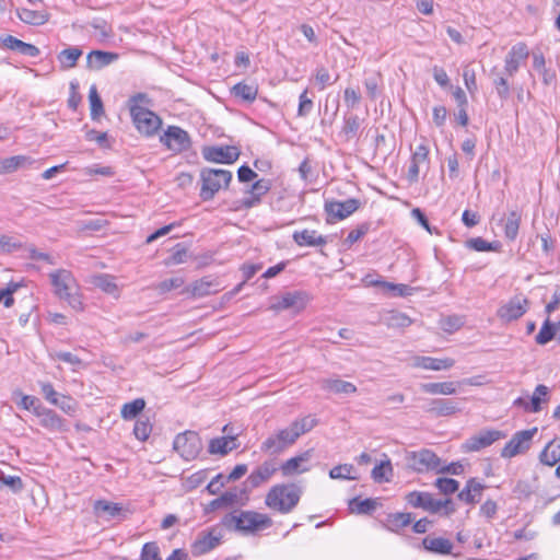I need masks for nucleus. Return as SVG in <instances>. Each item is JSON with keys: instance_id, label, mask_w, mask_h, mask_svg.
<instances>
[{"instance_id": "1", "label": "nucleus", "mask_w": 560, "mask_h": 560, "mask_svg": "<svg viewBox=\"0 0 560 560\" xmlns=\"http://www.w3.org/2000/svg\"><path fill=\"white\" fill-rule=\"evenodd\" d=\"M151 100L145 93H137L128 101L132 122L137 130L147 136H153L162 125L161 118L149 109Z\"/></svg>"}, {"instance_id": "2", "label": "nucleus", "mask_w": 560, "mask_h": 560, "mask_svg": "<svg viewBox=\"0 0 560 560\" xmlns=\"http://www.w3.org/2000/svg\"><path fill=\"white\" fill-rule=\"evenodd\" d=\"M221 525L229 530L243 534H255L272 526V520L255 511H241L238 514L228 513L221 520Z\"/></svg>"}, {"instance_id": "3", "label": "nucleus", "mask_w": 560, "mask_h": 560, "mask_svg": "<svg viewBox=\"0 0 560 560\" xmlns=\"http://www.w3.org/2000/svg\"><path fill=\"white\" fill-rule=\"evenodd\" d=\"M302 493V488L296 483L276 485L268 491L265 503L273 511L288 514L298 505Z\"/></svg>"}, {"instance_id": "4", "label": "nucleus", "mask_w": 560, "mask_h": 560, "mask_svg": "<svg viewBox=\"0 0 560 560\" xmlns=\"http://www.w3.org/2000/svg\"><path fill=\"white\" fill-rule=\"evenodd\" d=\"M232 178L233 174L228 170L203 167L200 171V199L202 201L212 200L221 189L229 188Z\"/></svg>"}, {"instance_id": "5", "label": "nucleus", "mask_w": 560, "mask_h": 560, "mask_svg": "<svg viewBox=\"0 0 560 560\" xmlns=\"http://www.w3.org/2000/svg\"><path fill=\"white\" fill-rule=\"evenodd\" d=\"M54 293L60 299L68 302V304L75 311L83 310L81 296L73 292L75 280L72 273L66 269H58L49 275Z\"/></svg>"}, {"instance_id": "6", "label": "nucleus", "mask_w": 560, "mask_h": 560, "mask_svg": "<svg viewBox=\"0 0 560 560\" xmlns=\"http://www.w3.org/2000/svg\"><path fill=\"white\" fill-rule=\"evenodd\" d=\"M408 468L417 472L434 470L441 465L440 457L429 448H422L418 452H408L406 454Z\"/></svg>"}, {"instance_id": "7", "label": "nucleus", "mask_w": 560, "mask_h": 560, "mask_svg": "<svg viewBox=\"0 0 560 560\" xmlns=\"http://www.w3.org/2000/svg\"><path fill=\"white\" fill-rule=\"evenodd\" d=\"M201 154L207 162L233 164L238 160L241 149L238 145H205Z\"/></svg>"}, {"instance_id": "8", "label": "nucleus", "mask_w": 560, "mask_h": 560, "mask_svg": "<svg viewBox=\"0 0 560 560\" xmlns=\"http://www.w3.org/2000/svg\"><path fill=\"white\" fill-rule=\"evenodd\" d=\"M247 492L246 488L238 489L236 487L226 490L221 493L218 498L211 500L208 504L203 506L205 515H208L217 510H225L233 508L237 504L243 505L242 495H245Z\"/></svg>"}, {"instance_id": "9", "label": "nucleus", "mask_w": 560, "mask_h": 560, "mask_svg": "<svg viewBox=\"0 0 560 560\" xmlns=\"http://www.w3.org/2000/svg\"><path fill=\"white\" fill-rule=\"evenodd\" d=\"M536 432L537 428L516 432L502 448L501 456L504 458H511L526 452L529 448L532 439Z\"/></svg>"}, {"instance_id": "10", "label": "nucleus", "mask_w": 560, "mask_h": 560, "mask_svg": "<svg viewBox=\"0 0 560 560\" xmlns=\"http://www.w3.org/2000/svg\"><path fill=\"white\" fill-rule=\"evenodd\" d=\"M296 440V435H294L292 429L289 425L288 428L282 429L276 434H272L269 438H267L262 442L260 450L261 452L269 453L271 455L279 454L282 451H284L288 446L294 444Z\"/></svg>"}, {"instance_id": "11", "label": "nucleus", "mask_w": 560, "mask_h": 560, "mask_svg": "<svg viewBox=\"0 0 560 560\" xmlns=\"http://www.w3.org/2000/svg\"><path fill=\"white\" fill-rule=\"evenodd\" d=\"M360 206L361 201L355 198H349L345 201L327 200L324 207L328 215L327 222L331 223L334 220H343L355 212Z\"/></svg>"}, {"instance_id": "12", "label": "nucleus", "mask_w": 560, "mask_h": 560, "mask_svg": "<svg viewBox=\"0 0 560 560\" xmlns=\"http://www.w3.org/2000/svg\"><path fill=\"white\" fill-rule=\"evenodd\" d=\"M201 448V440L195 431L177 433V453H179L185 460L196 458Z\"/></svg>"}, {"instance_id": "13", "label": "nucleus", "mask_w": 560, "mask_h": 560, "mask_svg": "<svg viewBox=\"0 0 560 560\" xmlns=\"http://www.w3.org/2000/svg\"><path fill=\"white\" fill-rule=\"evenodd\" d=\"M221 539L222 533L217 527L202 530L198 534L196 540L191 545V553L194 556L205 555L219 546Z\"/></svg>"}, {"instance_id": "14", "label": "nucleus", "mask_w": 560, "mask_h": 560, "mask_svg": "<svg viewBox=\"0 0 560 560\" xmlns=\"http://www.w3.org/2000/svg\"><path fill=\"white\" fill-rule=\"evenodd\" d=\"M505 438V434L499 430H485L479 434L474 435L466 440L462 445V450L466 453L478 452L481 448L490 446L495 441Z\"/></svg>"}, {"instance_id": "15", "label": "nucleus", "mask_w": 560, "mask_h": 560, "mask_svg": "<svg viewBox=\"0 0 560 560\" xmlns=\"http://www.w3.org/2000/svg\"><path fill=\"white\" fill-rule=\"evenodd\" d=\"M405 500L410 506L422 509L431 514L442 510V504L430 492L411 491L405 495Z\"/></svg>"}, {"instance_id": "16", "label": "nucleus", "mask_w": 560, "mask_h": 560, "mask_svg": "<svg viewBox=\"0 0 560 560\" xmlns=\"http://www.w3.org/2000/svg\"><path fill=\"white\" fill-rule=\"evenodd\" d=\"M529 301L527 298L515 295L499 308L498 316L508 322L515 320L526 313Z\"/></svg>"}, {"instance_id": "17", "label": "nucleus", "mask_w": 560, "mask_h": 560, "mask_svg": "<svg viewBox=\"0 0 560 560\" xmlns=\"http://www.w3.org/2000/svg\"><path fill=\"white\" fill-rule=\"evenodd\" d=\"M219 290L220 282L217 279H212L211 277H203L182 290L180 293H187L192 298H202L217 293Z\"/></svg>"}, {"instance_id": "18", "label": "nucleus", "mask_w": 560, "mask_h": 560, "mask_svg": "<svg viewBox=\"0 0 560 560\" xmlns=\"http://www.w3.org/2000/svg\"><path fill=\"white\" fill-rule=\"evenodd\" d=\"M528 56L529 51L525 43L513 45L505 57V73L509 77H513L517 72L521 62L525 61Z\"/></svg>"}, {"instance_id": "19", "label": "nucleus", "mask_w": 560, "mask_h": 560, "mask_svg": "<svg viewBox=\"0 0 560 560\" xmlns=\"http://www.w3.org/2000/svg\"><path fill=\"white\" fill-rule=\"evenodd\" d=\"M0 42L3 48L16 51L23 56L36 58L40 54V50L37 46L25 43L12 35L1 36Z\"/></svg>"}, {"instance_id": "20", "label": "nucleus", "mask_w": 560, "mask_h": 560, "mask_svg": "<svg viewBox=\"0 0 560 560\" xmlns=\"http://www.w3.org/2000/svg\"><path fill=\"white\" fill-rule=\"evenodd\" d=\"M459 404L450 398H435L428 402L425 411L435 417H447L459 412Z\"/></svg>"}, {"instance_id": "21", "label": "nucleus", "mask_w": 560, "mask_h": 560, "mask_svg": "<svg viewBox=\"0 0 560 560\" xmlns=\"http://www.w3.org/2000/svg\"><path fill=\"white\" fill-rule=\"evenodd\" d=\"M271 188V183L269 179H258L256 180L252 187L248 189V197H245L242 200V206L245 209H250L258 203H260L261 197L266 195Z\"/></svg>"}, {"instance_id": "22", "label": "nucleus", "mask_w": 560, "mask_h": 560, "mask_svg": "<svg viewBox=\"0 0 560 560\" xmlns=\"http://www.w3.org/2000/svg\"><path fill=\"white\" fill-rule=\"evenodd\" d=\"M36 416L40 418V425L55 432H66L68 430L66 420L58 416L54 410L43 407L36 410Z\"/></svg>"}, {"instance_id": "23", "label": "nucleus", "mask_w": 560, "mask_h": 560, "mask_svg": "<svg viewBox=\"0 0 560 560\" xmlns=\"http://www.w3.org/2000/svg\"><path fill=\"white\" fill-rule=\"evenodd\" d=\"M304 293L300 291L287 292L277 302L272 303L270 308L279 312L289 308H296L298 311L304 308Z\"/></svg>"}, {"instance_id": "24", "label": "nucleus", "mask_w": 560, "mask_h": 560, "mask_svg": "<svg viewBox=\"0 0 560 560\" xmlns=\"http://www.w3.org/2000/svg\"><path fill=\"white\" fill-rule=\"evenodd\" d=\"M118 59V54L104 50H92L86 56V67L91 70H102Z\"/></svg>"}, {"instance_id": "25", "label": "nucleus", "mask_w": 560, "mask_h": 560, "mask_svg": "<svg viewBox=\"0 0 560 560\" xmlns=\"http://www.w3.org/2000/svg\"><path fill=\"white\" fill-rule=\"evenodd\" d=\"M94 511L100 517L109 520H120L125 516V510L121 504L106 500H97L94 503Z\"/></svg>"}, {"instance_id": "26", "label": "nucleus", "mask_w": 560, "mask_h": 560, "mask_svg": "<svg viewBox=\"0 0 560 560\" xmlns=\"http://www.w3.org/2000/svg\"><path fill=\"white\" fill-rule=\"evenodd\" d=\"M276 470L277 467L273 462H264L254 471H252V474L246 479V483H248L252 488H257L262 482L267 481L276 472Z\"/></svg>"}, {"instance_id": "27", "label": "nucleus", "mask_w": 560, "mask_h": 560, "mask_svg": "<svg viewBox=\"0 0 560 560\" xmlns=\"http://www.w3.org/2000/svg\"><path fill=\"white\" fill-rule=\"evenodd\" d=\"M421 544L424 550L434 555L446 556L450 555L453 549L452 541L443 537L427 536L422 539Z\"/></svg>"}, {"instance_id": "28", "label": "nucleus", "mask_w": 560, "mask_h": 560, "mask_svg": "<svg viewBox=\"0 0 560 560\" xmlns=\"http://www.w3.org/2000/svg\"><path fill=\"white\" fill-rule=\"evenodd\" d=\"M413 521L412 513L409 512H396V513H389L385 522L383 523V526L392 532L398 534L404 527H407L410 525Z\"/></svg>"}, {"instance_id": "29", "label": "nucleus", "mask_w": 560, "mask_h": 560, "mask_svg": "<svg viewBox=\"0 0 560 560\" xmlns=\"http://www.w3.org/2000/svg\"><path fill=\"white\" fill-rule=\"evenodd\" d=\"M237 447L238 445L234 442V436L223 435L210 440L208 452L211 455L225 456Z\"/></svg>"}, {"instance_id": "30", "label": "nucleus", "mask_w": 560, "mask_h": 560, "mask_svg": "<svg viewBox=\"0 0 560 560\" xmlns=\"http://www.w3.org/2000/svg\"><path fill=\"white\" fill-rule=\"evenodd\" d=\"M319 384L322 389L334 394L350 395L357 392V386L353 383L339 378H323L319 381Z\"/></svg>"}, {"instance_id": "31", "label": "nucleus", "mask_w": 560, "mask_h": 560, "mask_svg": "<svg viewBox=\"0 0 560 560\" xmlns=\"http://www.w3.org/2000/svg\"><path fill=\"white\" fill-rule=\"evenodd\" d=\"M293 241L299 246H323L327 244V237L317 235L315 230H302L293 233Z\"/></svg>"}, {"instance_id": "32", "label": "nucleus", "mask_w": 560, "mask_h": 560, "mask_svg": "<svg viewBox=\"0 0 560 560\" xmlns=\"http://www.w3.org/2000/svg\"><path fill=\"white\" fill-rule=\"evenodd\" d=\"M83 55V50L79 46H68L57 55L60 69L69 70L77 66L78 60Z\"/></svg>"}, {"instance_id": "33", "label": "nucleus", "mask_w": 560, "mask_h": 560, "mask_svg": "<svg viewBox=\"0 0 560 560\" xmlns=\"http://www.w3.org/2000/svg\"><path fill=\"white\" fill-rule=\"evenodd\" d=\"M539 460L547 466H555L560 463V439L550 441L544 447L539 455Z\"/></svg>"}, {"instance_id": "34", "label": "nucleus", "mask_w": 560, "mask_h": 560, "mask_svg": "<svg viewBox=\"0 0 560 560\" xmlns=\"http://www.w3.org/2000/svg\"><path fill=\"white\" fill-rule=\"evenodd\" d=\"M231 94L242 101L252 103L258 94V86L254 83L238 82L231 88Z\"/></svg>"}, {"instance_id": "35", "label": "nucleus", "mask_w": 560, "mask_h": 560, "mask_svg": "<svg viewBox=\"0 0 560 560\" xmlns=\"http://www.w3.org/2000/svg\"><path fill=\"white\" fill-rule=\"evenodd\" d=\"M32 164V159L26 155H13L0 161V174H9Z\"/></svg>"}, {"instance_id": "36", "label": "nucleus", "mask_w": 560, "mask_h": 560, "mask_svg": "<svg viewBox=\"0 0 560 560\" xmlns=\"http://www.w3.org/2000/svg\"><path fill=\"white\" fill-rule=\"evenodd\" d=\"M311 450L308 451H305L304 453L295 456V457H292L290 459H288L287 462H284L281 466H280V469H281V472L283 476H291L295 472H303V471H306L307 468H302L301 469V464L304 463V462H307L311 457Z\"/></svg>"}, {"instance_id": "37", "label": "nucleus", "mask_w": 560, "mask_h": 560, "mask_svg": "<svg viewBox=\"0 0 560 560\" xmlns=\"http://www.w3.org/2000/svg\"><path fill=\"white\" fill-rule=\"evenodd\" d=\"M376 506L377 500L372 498H366L364 500L353 498L349 501L350 511L359 515H370L375 511Z\"/></svg>"}, {"instance_id": "38", "label": "nucleus", "mask_w": 560, "mask_h": 560, "mask_svg": "<svg viewBox=\"0 0 560 560\" xmlns=\"http://www.w3.org/2000/svg\"><path fill=\"white\" fill-rule=\"evenodd\" d=\"M423 393L431 395H453L457 392L456 383L441 382V383H423L420 385Z\"/></svg>"}, {"instance_id": "39", "label": "nucleus", "mask_w": 560, "mask_h": 560, "mask_svg": "<svg viewBox=\"0 0 560 560\" xmlns=\"http://www.w3.org/2000/svg\"><path fill=\"white\" fill-rule=\"evenodd\" d=\"M91 283L107 294L118 295V287L115 282V278L110 275L102 273L93 276Z\"/></svg>"}, {"instance_id": "40", "label": "nucleus", "mask_w": 560, "mask_h": 560, "mask_svg": "<svg viewBox=\"0 0 560 560\" xmlns=\"http://www.w3.org/2000/svg\"><path fill=\"white\" fill-rule=\"evenodd\" d=\"M16 14L22 22L31 25H43L48 21V15L43 11L22 8L16 10Z\"/></svg>"}, {"instance_id": "41", "label": "nucleus", "mask_w": 560, "mask_h": 560, "mask_svg": "<svg viewBox=\"0 0 560 560\" xmlns=\"http://www.w3.org/2000/svg\"><path fill=\"white\" fill-rule=\"evenodd\" d=\"M455 361L451 358L438 359L430 357H422L420 359V365L425 370L442 371L448 370L454 365Z\"/></svg>"}, {"instance_id": "42", "label": "nucleus", "mask_w": 560, "mask_h": 560, "mask_svg": "<svg viewBox=\"0 0 560 560\" xmlns=\"http://www.w3.org/2000/svg\"><path fill=\"white\" fill-rule=\"evenodd\" d=\"M317 419L312 416H306L301 419L294 420L290 428L292 429L296 439H299L302 434L310 432L313 428L317 425Z\"/></svg>"}, {"instance_id": "43", "label": "nucleus", "mask_w": 560, "mask_h": 560, "mask_svg": "<svg viewBox=\"0 0 560 560\" xmlns=\"http://www.w3.org/2000/svg\"><path fill=\"white\" fill-rule=\"evenodd\" d=\"M520 224L521 213H518L516 210L511 211L504 224V234L508 240L514 241L516 238L518 234Z\"/></svg>"}, {"instance_id": "44", "label": "nucleus", "mask_w": 560, "mask_h": 560, "mask_svg": "<svg viewBox=\"0 0 560 560\" xmlns=\"http://www.w3.org/2000/svg\"><path fill=\"white\" fill-rule=\"evenodd\" d=\"M549 388L546 385L539 384L536 386L533 396L530 397V412H539L541 404L548 400Z\"/></svg>"}, {"instance_id": "45", "label": "nucleus", "mask_w": 560, "mask_h": 560, "mask_svg": "<svg viewBox=\"0 0 560 560\" xmlns=\"http://www.w3.org/2000/svg\"><path fill=\"white\" fill-rule=\"evenodd\" d=\"M145 407V401L142 398L133 399L121 407V417L125 420L136 418Z\"/></svg>"}, {"instance_id": "46", "label": "nucleus", "mask_w": 560, "mask_h": 560, "mask_svg": "<svg viewBox=\"0 0 560 560\" xmlns=\"http://www.w3.org/2000/svg\"><path fill=\"white\" fill-rule=\"evenodd\" d=\"M388 474H393V466L390 460L386 459L372 469L371 476L375 482L383 483L389 481Z\"/></svg>"}, {"instance_id": "47", "label": "nucleus", "mask_w": 560, "mask_h": 560, "mask_svg": "<svg viewBox=\"0 0 560 560\" xmlns=\"http://www.w3.org/2000/svg\"><path fill=\"white\" fill-rule=\"evenodd\" d=\"M381 82H382V75L381 73H374L364 80V86L368 93V96L371 100H376L381 96L382 90H381Z\"/></svg>"}, {"instance_id": "48", "label": "nucleus", "mask_w": 560, "mask_h": 560, "mask_svg": "<svg viewBox=\"0 0 560 560\" xmlns=\"http://www.w3.org/2000/svg\"><path fill=\"white\" fill-rule=\"evenodd\" d=\"M557 328L553 323L550 322L549 318L545 320L539 332L535 337V340L538 345H547L553 338H556Z\"/></svg>"}, {"instance_id": "49", "label": "nucleus", "mask_w": 560, "mask_h": 560, "mask_svg": "<svg viewBox=\"0 0 560 560\" xmlns=\"http://www.w3.org/2000/svg\"><path fill=\"white\" fill-rule=\"evenodd\" d=\"M89 101L91 105V118L97 119L101 115L104 114V107L95 85L90 88Z\"/></svg>"}, {"instance_id": "50", "label": "nucleus", "mask_w": 560, "mask_h": 560, "mask_svg": "<svg viewBox=\"0 0 560 560\" xmlns=\"http://www.w3.org/2000/svg\"><path fill=\"white\" fill-rule=\"evenodd\" d=\"M208 478V470L201 469L189 477L183 479V488L186 491H191L202 485Z\"/></svg>"}, {"instance_id": "51", "label": "nucleus", "mask_w": 560, "mask_h": 560, "mask_svg": "<svg viewBox=\"0 0 560 560\" xmlns=\"http://www.w3.org/2000/svg\"><path fill=\"white\" fill-rule=\"evenodd\" d=\"M434 486L445 495L453 494L459 489V482L457 480L446 477L438 478Z\"/></svg>"}, {"instance_id": "52", "label": "nucleus", "mask_w": 560, "mask_h": 560, "mask_svg": "<svg viewBox=\"0 0 560 560\" xmlns=\"http://www.w3.org/2000/svg\"><path fill=\"white\" fill-rule=\"evenodd\" d=\"M491 75H493V84L495 86L497 93L501 100H506L510 96V86L508 80L497 73V69L493 68L491 70Z\"/></svg>"}, {"instance_id": "53", "label": "nucleus", "mask_w": 560, "mask_h": 560, "mask_svg": "<svg viewBox=\"0 0 560 560\" xmlns=\"http://www.w3.org/2000/svg\"><path fill=\"white\" fill-rule=\"evenodd\" d=\"M466 246L476 252H491L497 248L495 243H490L482 237H472L466 242Z\"/></svg>"}, {"instance_id": "54", "label": "nucleus", "mask_w": 560, "mask_h": 560, "mask_svg": "<svg viewBox=\"0 0 560 560\" xmlns=\"http://www.w3.org/2000/svg\"><path fill=\"white\" fill-rule=\"evenodd\" d=\"M152 431V427L148 419L139 418L133 428L135 436L140 441H145Z\"/></svg>"}, {"instance_id": "55", "label": "nucleus", "mask_w": 560, "mask_h": 560, "mask_svg": "<svg viewBox=\"0 0 560 560\" xmlns=\"http://www.w3.org/2000/svg\"><path fill=\"white\" fill-rule=\"evenodd\" d=\"M360 127V118L357 115H351L345 117V125L342 127V132L347 136L348 139L353 138Z\"/></svg>"}, {"instance_id": "56", "label": "nucleus", "mask_w": 560, "mask_h": 560, "mask_svg": "<svg viewBox=\"0 0 560 560\" xmlns=\"http://www.w3.org/2000/svg\"><path fill=\"white\" fill-rule=\"evenodd\" d=\"M352 470L353 465L351 464L337 465L329 470V477L331 479H354L350 476Z\"/></svg>"}, {"instance_id": "57", "label": "nucleus", "mask_w": 560, "mask_h": 560, "mask_svg": "<svg viewBox=\"0 0 560 560\" xmlns=\"http://www.w3.org/2000/svg\"><path fill=\"white\" fill-rule=\"evenodd\" d=\"M226 483H229V481H225V475L220 472L209 481L206 486V491L211 495H217Z\"/></svg>"}, {"instance_id": "58", "label": "nucleus", "mask_w": 560, "mask_h": 560, "mask_svg": "<svg viewBox=\"0 0 560 560\" xmlns=\"http://www.w3.org/2000/svg\"><path fill=\"white\" fill-rule=\"evenodd\" d=\"M514 497L518 500L528 499L533 494V488L526 480H518L512 490Z\"/></svg>"}, {"instance_id": "59", "label": "nucleus", "mask_w": 560, "mask_h": 560, "mask_svg": "<svg viewBox=\"0 0 560 560\" xmlns=\"http://www.w3.org/2000/svg\"><path fill=\"white\" fill-rule=\"evenodd\" d=\"M141 560H162L160 548L156 542H147L142 547Z\"/></svg>"}, {"instance_id": "60", "label": "nucleus", "mask_w": 560, "mask_h": 560, "mask_svg": "<svg viewBox=\"0 0 560 560\" xmlns=\"http://www.w3.org/2000/svg\"><path fill=\"white\" fill-rule=\"evenodd\" d=\"M370 230V223L364 222L360 224L357 229L350 231L347 238L345 240V243H347L349 246L358 242L360 238H362Z\"/></svg>"}, {"instance_id": "61", "label": "nucleus", "mask_w": 560, "mask_h": 560, "mask_svg": "<svg viewBox=\"0 0 560 560\" xmlns=\"http://www.w3.org/2000/svg\"><path fill=\"white\" fill-rule=\"evenodd\" d=\"M38 385L40 387V393L44 396V398L49 404H57V398L59 397V393H57L52 386V384L48 382H38Z\"/></svg>"}, {"instance_id": "62", "label": "nucleus", "mask_w": 560, "mask_h": 560, "mask_svg": "<svg viewBox=\"0 0 560 560\" xmlns=\"http://www.w3.org/2000/svg\"><path fill=\"white\" fill-rule=\"evenodd\" d=\"M21 247V244L15 241L14 237L0 234V253H12L13 250Z\"/></svg>"}, {"instance_id": "63", "label": "nucleus", "mask_w": 560, "mask_h": 560, "mask_svg": "<svg viewBox=\"0 0 560 560\" xmlns=\"http://www.w3.org/2000/svg\"><path fill=\"white\" fill-rule=\"evenodd\" d=\"M298 115L304 117L308 115L313 108V101L307 97V90H304L299 97Z\"/></svg>"}, {"instance_id": "64", "label": "nucleus", "mask_w": 560, "mask_h": 560, "mask_svg": "<svg viewBox=\"0 0 560 560\" xmlns=\"http://www.w3.org/2000/svg\"><path fill=\"white\" fill-rule=\"evenodd\" d=\"M191 147V140L188 132L177 127V152L186 151Z\"/></svg>"}]
</instances>
